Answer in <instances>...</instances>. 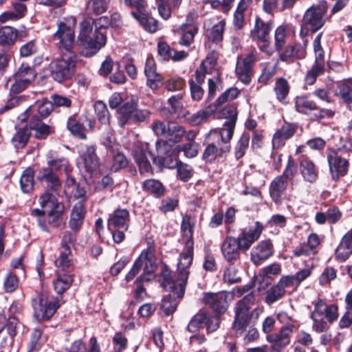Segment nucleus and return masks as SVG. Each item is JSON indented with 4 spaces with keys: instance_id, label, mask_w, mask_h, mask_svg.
<instances>
[{
    "instance_id": "f257e3e1",
    "label": "nucleus",
    "mask_w": 352,
    "mask_h": 352,
    "mask_svg": "<svg viewBox=\"0 0 352 352\" xmlns=\"http://www.w3.org/2000/svg\"><path fill=\"white\" fill-rule=\"evenodd\" d=\"M76 24L74 16L64 18L58 23V30L54 34V38L59 41L60 49L65 50L60 58L54 59L50 64L52 77L59 82L70 78L74 74L76 55L72 50L74 43Z\"/></svg>"
},
{
    "instance_id": "f03ea898",
    "label": "nucleus",
    "mask_w": 352,
    "mask_h": 352,
    "mask_svg": "<svg viewBox=\"0 0 352 352\" xmlns=\"http://www.w3.org/2000/svg\"><path fill=\"white\" fill-rule=\"evenodd\" d=\"M255 302L254 295L250 294L239 300L235 307V319L232 327L239 335H241L249 327L244 336V340L247 342L256 340L259 336L256 328L249 327L251 317L255 316L256 318H258L263 312V309L256 306Z\"/></svg>"
},
{
    "instance_id": "7ed1b4c3",
    "label": "nucleus",
    "mask_w": 352,
    "mask_h": 352,
    "mask_svg": "<svg viewBox=\"0 0 352 352\" xmlns=\"http://www.w3.org/2000/svg\"><path fill=\"white\" fill-rule=\"evenodd\" d=\"M194 227V221L189 216L183 217L182 223V230L189 239L186 241L183 252L179 254L177 263V270L180 278L177 280L179 286V296L184 294V285L188 280L190 274L189 268L192 263L194 242L192 239V228Z\"/></svg>"
},
{
    "instance_id": "20e7f679",
    "label": "nucleus",
    "mask_w": 352,
    "mask_h": 352,
    "mask_svg": "<svg viewBox=\"0 0 352 352\" xmlns=\"http://www.w3.org/2000/svg\"><path fill=\"white\" fill-rule=\"evenodd\" d=\"M93 29V23L88 19L80 24V32L77 38V45L81 48V54L85 56L96 54L107 42L106 36L97 31L90 37Z\"/></svg>"
},
{
    "instance_id": "39448f33",
    "label": "nucleus",
    "mask_w": 352,
    "mask_h": 352,
    "mask_svg": "<svg viewBox=\"0 0 352 352\" xmlns=\"http://www.w3.org/2000/svg\"><path fill=\"white\" fill-rule=\"evenodd\" d=\"M327 10L328 5L326 1H320L309 8L302 17L300 36H307L309 29L312 32H315L322 28L326 23L325 15Z\"/></svg>"
},
{
    "instance_id": "423d86ee",
    "label": "nucleus",
    "mask_w": 352,
    "mask_h": 352,
    "mask_svg": "<svg viewBox=\"0 0 352 352\" xmlns=\"http://www.w3.org/2000/svg\"><path fill=\"white\" fill-rule=\"evenodd\" d=\"M217 58L218 52L216 50L208 53L206 58L201 62L199 68L195 72L197 83L193 80L190 81L191 96L194 100H200L202 98L204 90L201 84L204 82L206 75L211 74L214 69Z\"/></svg>"
},
{
    "instance_id": "0eeeda50",
    "label": "nucleus",
    "mask_w": 352,
    "mask_h": 352,
    "mask_svg": "<svg viewBox=\"0 0 352 352\" xmlns=\"http://www.w3.org/2000/svg\"><path fill=\"white\" fill-rule=\"evenodd\" d=\"M338 317V307L336 305H327L323 300H319L314 305L311 314L313 320V329L318 332H323L327 329V321L332 322Z\"/></svg>"
},
{
    "instance_id": "6e6552de",
    "label": "nucleus",
    "mask_w": 352,
    "mask_h": 352,
    "mask_svg": "<svg viewBox=\"0 0 352 352\" xmlns=\"http://www.w3.org/2000/svg\"><path fill=\"white\" fill-rule=\"evenodd\" d=\"M177 272V278L175 280H172L170 276V272L168 270H164L162 274V277L163 278L162 282V285L166 289H170V291L173 293V297L171 295L166 296L162 300L161 309L166 315H170L173 314L177 309L178 305V300L176 299L177 298H181L184 296L185 289H184V294L181 296L179 294V286L177 284V280L179 279L180 276L178 270ZM187 283V282L186 283ZM186 285V284H185ZM186 285H184V288Z\"/></svg>"
},
{
    "instance_id": "1a4fd4ad",
    "label": "nucleus",
    "mask_w": 352,
    "mask_h": 352,
    "mask_svg": "<svg viewBox=\"0 0 352 352\" xmlns=\"http://www.w3.org/2000/svg\"><path fill=\"white\" fill-rule=\"evenodd\" d=\"M221 116L226 119L223 127L220 129H212L209 132V138L219 140L224 143L230 141L233 136L234 129L237 119V111L234 106L225 107L221 111Z\"/></svg>"
},
{
    "instance_id": "9d476101",
    "label": "nucleus",
    "mask_w": 352,
    "mask_h": 352,
    "mask_svg": "<svg viewBox=\"0 0 352 352\" xmlns=\"http://www.w3.org/2000/svg\"><path fill=\"white\" fill-rule=\"evenodd\" d=\"M118 124L121 127L133 122H144L150 118L151 114L148 109H137L132 100L124 102L118 109Z\"/></svg>"
},
{
    "instance_id": "9b49d317",
    "label": "nucleus",
    "mask_w": 352,
    "mask_h": 352,
    "mask_svg": "<svg viewBox=\"0 0 352 352\" xmlns=\"http://www.w3.org/2000/svg\"><path fill=\"white\" fill-rule=\"evenodd\" d=\"M32 306L35 317L38 320H49L59 307L56 302L50 300L44 294L38 295L33 300Z\"/></svg>"
},
{
    "instance_id": "f8f14e48",
    "label": "nucleus",
    "mask_w": 352,
    "mask_h": 352,
    "mask_svg": "<svg viewBox=\"0 0 352 352\" xmlns=\"http://www.w3.org/2000/svg\"><path fill=\"white\" fill-rule=\"evenodd\" d=\"M34 70L28 65L22 64L14 76L10 91L18 94L23 91L35 78Z\"/></svg>"
},
{
    "instance_id": "ddd939ff",
    "label": "nucleus",
    "mask_w": 352,
    "mask_h": 352,
    "mask_svg": "<svg viewBox=\"0 0 352 352\" xmlns=\"http://www.w3.org/2000/svg\"><path fill=\"white\" fill-rule=\"evenodd\" d=\"M257 59L256 53L253 52L245 57L238 58L236 74L243 83L248 85L250 82L252 76V66Z\"/></svg>"
},
{
    "instance_id": "4468645a",
    "label": "nucleus",
    "mask_w": 352,
    "mask_h": 352,
    "mask_svg": "<svg viewBox=\"0 0 352 352\" xmlns=\"http://www.w3.org/2000/svg\"><path fill=\"white\" fill-rule=\"evenodd\" d=\"M140 267L144 266V274L140 276L136 282L148 281L151 278L152 274L155 272L157 265L154 254V249L151 247L142 251L137 259Z\"/></svg>"
},
{
    "instance_id": "2eb2a0df",
    "label": "nucleus",
    "mask_w": 352,
    "mask_h": 352,
    "mask_svg": "<svg viewBox=\"0 0 352 352\" xmlns=\"http://www.w3.org/2000/svg\"><path fill=\"white\" fill-rule=\"evenodd\" d=\"M241 251H242V247L239 240L234 236H226L221 243V252L223 257L232 265L240 258Z\"/></svg>"
},
{
    "instance_id": "dca6fc26",
    "label": "nucleus",
    "mask_w": 352,
    "mask_h": 352,
    "mask_svg": "<svg viewBox=\"0 0 352 352\" xmlns=\"http://www.w3.org/2000/svg\"><path fill=\"white\" fill-rule=\"evenodd\" d=\"M263 230V225L256 221L253 226L243 229L238 237H236L242 247V252L248 251L252 245L256 241Z\"/></svg>"
},
{
    "instance_id": "f3484780",
    "label": "nucleus",
    "mask_w": 352,
    "mask_h": 352,
    "mask_svg": "<svg viewBox=\"0 0 352 352\" xmlns=\"http://www.w3.org/2000/svg\"><path fill=\"white\" fill-rule=\"evenodd\" d=\"M206 140L208 142V145L204 151L203 159L207 162H212L218 156H223L230 151L229 142L224 143L221 139L212 140L209 138V133L207 135Z\"/></svg>"
},
{
    "instance_id": "a211bd4d",
    "label": "nucleus",
    "mask_w": 352,
    "mask_h": 352,
    "mask_svg": "<svg viewBox=\"0 0 352 352\" xmlns=\"http://www.w3.org/2000/svg\"><path fill=\"white\" fill-rule=\"evenodd\" d=\"M133 156L139 166L141 173L149 172L151 166L148 160V157L155 160L154 155L148 151V144L142 143L135 146L133 151Z\"/></svg>"
},
{
    "instance_id": "6ab92c4d",
    "label": "nucleus",
    "mask_w": 352,
    "mask_h": 352,
    "mask_svg": "<svg viewBox=\"0 0 352 352\" xmlns=\"http://www.w3.org/2000/svg\"><path fill=\"white\" fill-rule=\"evenodd\" d=\"M96 149L92 146H86L80 151V166L85 171L91 174L99 168V160L96 155Z\"/></svg>"
},
{
    "instance_id": "aec40b11",
    "label": "nucleus",
    "mask_w": 352,
    "mask_h": 352,
    "mask_svg": "<svg viewBox=\"0 0 352 352\" xmlns=\"http://www.w3.org/2000/svg\"><path fill=\"white\" fill-rule=\"evenodd\" d=\"M273 254V245L270 240H264L258 243L251 250V261L258 265L270 258Z\"/></svg>"
},
{
    "instance_id": "412c9836",
    "label": "nucleus",
    "mask_w": 352,
    "mask_h": 352,
    "mask_svg": "<svg viewBox=\"0 0 352 352\" xmlns=\"http://www.w3.org/2000/svg\"><path fill=\"white\" fill-rule=\"evenodd\" d=\"M328 162L330 172L333 179H338L344 176L348 170V162L339 156L336 152H331L328 155Z\"/></svg>"
},
{
    "instance_id": "4be33fe9",
    "label": "nucleus",
    "mask_w": 352,
    "mask_h": 352,
    "mask_svg": "<svg viewBox=\"0 0 352 352\" xmlns=\"http://www.w3.org/2000/svg\"><path fill=\"white\" fill-rule=\"evenodd\" d=\"M293 328L294 326H284L278 333L267 336V340L272 344V346L275 349L280 352L283 348L289 344Z\"/></svg>"
},
{
    "instance_id": "5701e85b",
    "label": "nucleus",
    "mask_w": 352,
    "mask_h": 352,
    "mask_svg": "<svg viewBox=\"0 0 352 352\" xmlns=\"http://www.w3.org/2000/svg\"><path fill=\"white\" fill-rule=\"evenodd\" d=\"M272 25V21L265 22L260 17L256 16L254 28L250 31V38L257 43L260 41H267V38L270 37Z\"/></svg>"
},
{
    "instance_id": "b1692460",
    "label": "nucleus",
    "mask_w": 352,
    "mask_h": 352,
    "mask_svg": "<svg viewBox=\"0 0 352 352\" xmlns=\"http://www.w3.org/2000/svg\"><path fill=\"white\" fill-rule=\"evenodd\" d=\"M289 182L280 176L276 177L271 182L269 192L273 201L280 204L285 197V191Z\"/></svg>"
},
{
    "instance_id": "393cba45",
    "label": "nucleus",
    "mask_w": 352,
    "mask_h": 352,
    "mask_svg": "<svg viewBox=\"0 0 352 352\" xmlns=\"http://www.w3.org/2000/svg\"><path fill=\"white\" fill-rule=\"evenodd\" d=\"M40 181L46 182V191L58 194L61 189V183L56 175L48 168H41L37 175Z\"/></svg>"
},
{
    "instance_id": "a878e982",
    "label": "nucleus",
    "mask_w": 352,
    "mask_h": 352,
    "mask_svg": "<svg viewBox=\"0 0 352 352\" xmlns=\"http://www.w3.org/2000/svg\"><path fill=\"white\" fill-rule=\"evenodd\" d=\"M129 214L125 209H118L110 216L108 221V228L110 230H127L129 228Z\"/></svg>"
},
{
    "instance_id": "bb28decb",
    "label": "nucleus",
    "mask_w": 352,
    "mask_h": 352,
    "mask_svg": "<svg viewBox=\"0 0 352 352\" xmlns=\"http://www.w3.org/2000/svg\"><path fill=\"white\" fill-rule=\"evenodd\" d=\"M203 301L209 305L217 314L226 311L228 307L226 295L223 293H207L204 294Z\"/></svg>"
},
{
    "instance_id": "cd10ccee",
    "label": "nucleus",
    "mask_w": 352,
    "mask_h": 352,
    "mask_svg": "<svg viewBox=\"0 0 352 352\" xmlns=\"http://www.w3.org/2000/svg\"><path fill=\"white\" fill-rule=\"evenodd\" d=\"M58 194L52 193L45 191L43 194L40 199L39 203L43 208L45 210V212L48 213L49 216L56 218L59 216L60 212L58 210L59 204L56 199Z\"/></svg>"
},
{
    "instance_id": "c85d7f7f",
    "label": "nucleus",
    "mask_w": 352,
    "mask_h": 352,
    "mask_svg": "<svg viewBox=\"0 0 352 352\" xmlns=\"http://www.w3.org/2000/svg\"><path fill=\"white\" fill-rule=\"evenodd\" d=\"M352 254V228L342 237L336 250V258L341 261H346Z\"/></svg>"
},
{
    "instance_id": "c756f323",
    "label": "nucleus",
    "mask_w": 352,
    "mask_h": 352,
    "mask_svg": "<svg viewBox=\"0 0 352 352\" xmlns=\"http://www.w3.org/2000/svg\"><path fill=\"white\" fill-rule=\"evenodd\" d=\"M296 132L294 126L290 124L283 125L274 135L272 138L273 148H279L285 144V140L289 139Z\"/></svg>"
},
{
    "instance_id": "7c9ffc66",
    "label": "nucleus",
    "mask_w": 352,
    "mask_h": 352,
    "mask_svg": "<svg viewBox=\"0 0 352 352\" xmlns=\"http://www.w3.org/2000/svg\"><path fill=\"white\" fill-rule=\"evenodd\" d=\"M320 243L319 236L315 234L311 233L307 238V243H303L300 247L294 252L296 256H311L316 253V248Z\"/></svg>"
},
{
    "instance_id": "2f4dec72",
    "label": "nucleus",
    "mask_w": 352,
    "mask_h": 352,
    "mask_svg": "<svg viewBox=\"0 0 352 352\" xmlns=\"http://www.w3.org/2000/svg\"><path fill=\"white\" fill-rule=\"evenodd\" d=\"M85 199L76 202L72 210L69 226L73 230H77L82 225L85 214Z\"/></svg>"
},
{
    "instance_id": "473e14b6",
    "label": "nucleus",
    "mask_w": 352,
    "mask_h": 352,
    "mask_svg": "<svg viewBox=\"0 0 352 352\" xmlns=\"http://www.w3.org/2000/svg\"><path fill=\"white\" fill-rule=\"evenodd\" d=\"M300 171L303 179L308 182H315L318 177V171L312 161L304 159L300 162Z\"/></svg>"
},
{
    "instance_id": "72a5a7b5",
    "label": "nucleus",
    "mask_w": 352,
    "mask_h": 352,
    "mask_svg": "<svg viewBox=\"0 0 352 352\" xmlns=\"http://www.w3.org/2000/svg\"><path fill=\"white\" fill-rule=\"evenodd\" d=\"M158 54L164 59H172L175 61L182 60L186 58L188 54L184 51H176L171 49L168 45L164 42H160L158 43Z\"/></svg>"
},
{
    "instance_id": "f704fd0d",
    "label": "nucleus",
    "mask_w": 352,
    "mask_h": 352,
    "mask_svg": "<svg viewBox=\"0 0 352 352\" xmlns=\"http://www.w3.org/2000/svg\"><path fill=\"white\" fill-rule=\"evenodd\" d=\"M334 95L345 103L352 104V80L340 82L334 91Z\"/></svg>"
},
{
    "instance_id": "c9c22d12",
    "label": "nucleus",
    "mask_w": 352,
    "mask_h": 352,
    "mask_svg": "<svg viewBox=\"0 0 352 352\" xmlns=\"http://www.w3.org/2000/svg\"><path fill=\"white\" fill-rule=\"evenodd\" d=\"M292 32H294V30L292 26L289 24H282L276 29L274 33L276 50H282L286 43L287 36Z\"/></svg>"
},
{
    "instance_id": "e433bc0d",
    "label": "nucleus",
    "mask_w": 352,
    "mask_h": 352,
    "mask_svg": "<svg viewBox=\"0 0 352 352\" xmlns=\"http://www.w3.org/2000/svg\"><path fill=\"white\" fill-rule=\"evenodd\" d=\"M29 129L35 131L37 138H45L51 133L50 126L43 124L36 116H32L29 120Z\"/></svg>"
},
{
    "instance_id": "4c0bfd02",
    "label": "nucleus",
    "mask_w": 352,
    "mask_h": 352,
    "mask_svg": "<svg viewBox=\"0 0 352 352\" xmlns=\"http://www.w3.org/2000/svg\"><path fill=\"white\" fill-rule=\"evenodd\" d=\"M70 235L65 236L62 241V245L65 248V252L60 253V256L56 260L55 263L57 267H60L65 270L72 265V261L69 258V245L67 241H71Z\"/></svg>"
},
{
    "instance_id": "58836bf2",
    "label": "nucleus",
    "mask_w": 352,
    "mask_h": 352,
    "mask_svg": "<svg viewBox=\"0 0 352 352\" xmlns=\"http://www.w3.org/2000/svg\"><path fill=\"white\" fill-rule=\"evenodd\" d=\"M110 0H89L86 4L88 15H99L104 13L109 7Z\"/></svg>"
},
{
    "instance_id": "ea45409f",
    "label": "nucleus",
    "mask_w": 352,
    "mask_h": 352,
    "mask_svg": "<svg viewBox=\"0 0 352 352\" xmlns=\"http://www.w3.org/2000/svg\"><path fill=\"white\" fill-rule=\"evenodd\" d=\"M251 0H241L234 14L233 25L236 30L243 28L244 21V12L248 9Z\"/></svg>"
},
{
    "instance_id": "a19ab883",
    "label": "nucleus",
    "mask_w": 352,
    "mask_h": 352,
    "mask_svg": "<svg viewBox=\"0 0 352 352\" xmlns=\"http://www.w3.org/2000/svg\"><path fill=\"white\" fill-rule=\"evenodd\" d=\"M182 38L179 43L182 45L189 46L194 39L198 30L197 25L183 24L181 26Z\"/></svg>"
},
{
    "instance_id": "79ce46f5",
    "label": "nucleus",
    "mask_w": 352,
    "mask_h": 352,
    "mask_svg": "<svg viewBox=\"0 0 352 352\" xmlns=\"http://www.w3.org/2000/svg\"><path fill=\"white\" fill-rule=\"evenodd\" d=\"M143 190L158 197L164 194V189L162 184L156 179H149L144 182Z\"/></svg>"
},
{
    "instance_id": "37998d69",
    "label": "nucleus",
    "mask_w": 352,
    "mask_h": 352,
    "mask_svg": "<svg viewBox=\"0 0 352 352\" xmlns=\"http://www.w3.org/2000/svg\"><path fill=\"white\" fill-rule=\"evenodd\" d=\"M18 31L10 26L0 28V43L3 45H12L16 39Z\"/></svg>"
},
{
    "instance_id": "c03bdc74",
    "label": "nucleus",
    "mask_w": 352,
    "mask_h": 352,
    "mask_svg": "<svg viewBox=\"0 0 352 352\" xmlns=\"http://www.w3.org/2000/svg\"><path fill=\"white\" fill-rule=\"evenodd\" d=\"M132 15L136 19L143 28L151 33H153L157 30V22L153 17L146 16L142 14H138L132 12Z\"/></svg>"
},
{
    "instance_id": "a18cd8bd",
    "label": "nucleus",
    "mask_w": 352,
    "mask_h": 352,
    "mask_svg": "<svg viewBox=\"0 0 352 352\" xmlns=\"http://www.w3.org/2000/svg\"><path fill=\"white\" fill-rule=\"evenodd\" d=\"M324 60L322 59H315V64L311 69L308 72L305 77V81L307 85H313L316 78L323 74L324 70Z\"/></svg>"
},
{
    "instance_id": "49530a36",
    "label": "nucleus",
    "mask_w": 352,
    "mask_h": 352,
    "mask_svg": "<svg viewBox=\"0 0 352 352\" xmlns=\"http://www.w3.org/2000/svg\"><path fill=\"white\" fill-rule=\"evenodd\" d=\"M225 26L226 22L223 20L214 25L208 33V41L216 44L221 42L223 40Z\"/></svg>"
},
{
    "instance_id": "de8ad7c7",
    "label": "nucleus",
    "mask_w": 352,
    "mask_h": 352,
    "mask_svg": "<svg viewBox=\"0 0 352 352\" xmlns=\"http://www.w3.org/2000/svg\"><path fill=\"white\" fill-rule=\"evenodd\" d=\"M30 135V129L27 124L16 130V133L12 138V142L16 148H23L28 142Z\"/></svg>"
},
{
    "instance_id": "09e8293b",
    "label": "nucleus",
    "mask_w": 352,
    "mask_h": 352,
    "mask_svg": "<svg viewBox=\"0 0 352 352\" xmlns=\"http://www.w3.org/2000/svg\"><path fill=\"white\" fill-rule=\"evenodd\" d=\"M274 91L278 101L283 102L289 91V85L286 79L279 78L276 80Z\"/></svg>"
},
{
    "instance_id": "8fccbe9b",
    "label": "nucleus",
    "mask_w": 352,
    "mask_h": 352,
    "mask_svg": "<svg viewBox=\"0 0 352 352\" xmlns=\"http://www.w3.org/2000/svg\"><path fill=\"white\" fill-rule=\"evenodd\" d=\"M261 74L258 78V82L266 85L276 73V66L272 63H264L261 64Z\"/></svg>"
},
{
    "instance_id": "3c124183",
    "label": "nucleus",
    "mask_w": 352,
    "mask_h": 352,
    "mask_svg": "<svg viewBox=\"0 0 352 352\" xmlns=\"http://www.w3.org/2000/svg\"><path fill=\"white\" fill-rule=\"evenodd\" d=\"M185 134L186 130L182 126L172 122L170 124L166 138L171 142L178 143L182 140Z\"/></svg>"
},
{
    "instance_id": "603ef678",
    "label": "nucleus",
    "mask_w": 352,
    "mask_h": 352,
    "mask_svg": "<svg viewBox=\"0 0 352 352\" xmlns=\"http://www.w3.org/2000/svg\"><path fill=\"white\" fill-rule=\"evenodd\" d=\"M73 282V278L69 274L59 275L54 281V288L55 292L61 294L68 289Z\"/></svg>"
},
{
    "instance_id": "864d4df0",
    "label": "nucleus",
    "mask_w": 352,
    "mask_h": 352,
    "mask_svg": "<svg viewBox=\"0 0 352 352\" xmlns=\"http://www.w3.org/2000/svg\"><path fill=\"white\" fill-rule=\"evenodd\" d=\"M45 340V337L43 334V330L40 328H35L31 333L29 344L30 351L33 352L38 351Z\"/></svg>"
},
{
    "instance_id": "5fc2aeb1",
    "label": "nucleus",
    "mask_w": 352,
    "mask_h": 352,
    "mask_svg": "<svg viewBox=\"0 0 352 352\" xmlns=\"http://www.w3.org/2000/svg\"><path fill=\"white\" fill-rule=\"evenodd\" d=\"M305 50L300 46H288L285 51L280 55V59L282 61H288L293 58H302L305 57Z\"/></svg>"
},
{
    "instance_id": "6e6d98bb",
    "label": "nucleus",
    "mask_w": 352,
    "mask_h": 352,
    "mask_svg": "<svg viewBox=\"0 0 352 352\" xmlns=\"http://www.w3.org/2000/svg\"><path fill=\"white\" fill-rule=\"evenodd\" d=\"M94 110L98 121L102 124H109L110 114L107 105L102 101H97L94 104Z\"/></svg>"
},
{
    "instance_id": "4d7b16f0",
    "label": "nucleus",
    "mask_w": 352,
    "mask_h": 352,
    "mask_svg": "<svg viewBox=\"0 0 352 352\" xmlns=\"http://www.w3.org/2000/svg\"><path fill=\"white\" fill-rule=\"evenodd\" d=\"M34 183V172L32 169H25L20 179L21 188L23 192H30L33 188Z\"/></svg>"
},
{
    "instance_id": "13d9d810",
    "label": "nucleus",
    "mask_w": 352,
    "mask_h": 352,
    "mask_svg": "<svg viewBox=\"0 0 352 352\" xmlns=\"http://www.w3.org/2000/svg\"><path fill=\"white\" fill-rule=\"evenodd\" d=\"M296 109L300 113H307L317 109L316 104L305 96H298L296 98Z\"/></svg>"
},
{
    "instance_id": "bf43d9fd",
    "label": "nucleus",
    "mask_w": 352,
    "mask_h": 352,
    "mask_svg": "<svg viewBox=\"0 0 352 352\" xmlns=\"http://www.w3.org/2000/svg\"><path fill=\"white\" fill-rule=\"evenodd\" d=\"M285 294L284 290L278 283L267 290L265 296V302L270 305L283 297Z\"/></svg>"
},
{
    "instance_id": "052dcab7",
    "label": "nucleus",
    "mask_w": 352,
    "mask_h": 352,
    "mask_svg": "<svg viewBox=\"0 0 352 352\" xmlns=\"http://www.w3.org/2000/svg\"><path fill=\"white\" fill-rule=\"evenodd\" d=\"M223 280L228 284H234L241 280V273L236 266L228 267L223 273Z\"/></svg>"
},
{
    "instance_id": "680f3d73",
    "label": "nucleus",
    "mask_w": 352,
    "mask_h": 352,
    "mask_svg": "<svg viewBox=\"0 0 352 352\" xmlns=\"http://www.w3.org/2000/svg\"><path fill=\"white\" fill-rule=\"evenodd\" d=\"M206 320L207 315L205 313H199L191 319L187 329L190 332H196L206 324Z\"/></svg>"
},
{
    "instance_id": "e2e57ef3",
    "label": "nucleus",
    "mask_w": 352,
    "mask_h": 352,
    "mask_svg": "<svg viewBox=\"0 0 352 352\" xmlns=\"http://www.w3.org/2000/svg\"><path fill=\"white\" fill-rule=\"evenodd\" d=\"M250 143V135L246 133L242 134L235 148V157L236 159L241 158L245 153Z\"/></svg>"
},
{
    "instance_id": "0e129e2a",
    "label": "nucleus",
    "mask_w": 352,
    "mask_h": 352,
    "mask_svg": "<svg viewBox=\"0 0 352 352\" xmlns=\"http://www.w3.org/2000/svg\"><path fill=\"white\" fill-rule=\"evenodd\" d=\"M112 352H120L126 349L128 341L124 335L120 332H117L112 338Z\"/></svg>"
},
{
    "instance_id": "69168bd1",
    "label": "nucleus",
    "mask_w": 352,
    "mask_h": 352,
    "mask_svg": "<svg viewBox=\"0 0 352 352\" xmlns=\"http://www.w3.org/2000/svg\"><path fill=\"white\" fill-rule=\"evenodd\" d=\"M67 128L74 135L80 139H85L86 138L83 126L74 118H69L68 119Z\"/></svg>"
},
{
    "instance_id": "338daca9",
    "label": "nucleus",
    "mask_w": 352,
    "mask_h": 352,
    "mask_svg": "<svg viewBox=\"0 0 352 352\" xmlns=\"http://www.w3.org/2000/svg\"><path fill=\"white\" fill-rule=\"evenodd\" d=\"M177 177L184 182L188 181L193 175L192 168L186 164L182 162L177 163Z\"/></svg>"
},
{
    "instance_id": "774afa93",
    "label": "nucleus",
    "mask_w": 352,
    "mask_h": 352,
    "mask_svg": "<svg viewBox=\"0 0 352 352\" xmlns=\"http://www.w3.org/2000/svg\"><path fill=\"white\" fill-rule=\"evenodd\" d=\"M170 123L172 122L155 120L152 124V130L156 135L166 138Z\"/></svg>"
}]
</instances>
